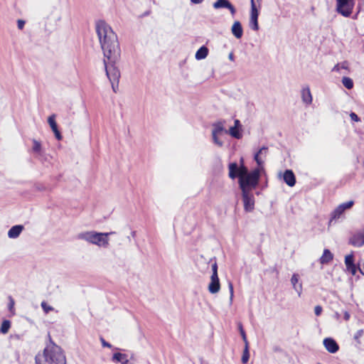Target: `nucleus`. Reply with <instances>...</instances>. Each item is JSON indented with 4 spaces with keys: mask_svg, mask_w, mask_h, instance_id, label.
Instances as JSON below:
<instances>
[{
    "mask_svg": "<svg viewBox=\"0 0 364 364\" xmlns=\"http://www.w3.org/2000/svg\"><path fill=\"white\" fill-rule=\"evenodd\" d=\"M96 32L104 53L106 75L112 84V90L116 92L120 78V72L116 63L121 54L117 36L112 28L103 21L96 23Z\"/></svg>",
    "mask_w": 364,
    "mask_h": 364,
    "instance_id": "1",
    "label": "nucleus"
},
{
    "mask_svg": "<svg viewBox=\"0 0 364 364\" xmlns=\"http://www.w3.org/2000/svg\"><path fill=\"white\" fill-rule=\"evenodd\" d=\"M48 338L43 352L36 355L35 364H67L63 350L53 342L49 334Z\"/></svg>",
    "mask_w": 364,
    "mask_h": 364,
    "instance_id": "2",
    "label": "nucleus"
},
{
    "mask_svg": "<svg viewBox=\"0 0 364 364\" xmlns=\"http://www.w3.org/2000/svg\"><path fill=\"white\" fill-rule=\"evenodd\" d=\"M229 176L232 179L239 178L240 188H256L259 180L260 170L255 168L250 173L246 166L242 165L238 167L236 163H231L229 164Z\"/></svg>",
    "mask_w": 364,
    "mask_h": 364,
    "instance_id": "3",
    "label": "nucleus"
},
{
    "mask_svg": "<svg viewBox=\"0 0 364 364\" xmlns=\"http://www.w3.org/2000/svg\"><path fill=\"white\" fill-rule=\"evenodd\" d=\"M113 234H115V232H98L93 230L85 231L77 234V238L98 247H107L109 246L108 237Z\"/></svg>",
    "mask_w": 364,
    "mask_h": 364,
    "instance_id": "4",
    "label": "nucleus"
},
{
    "mask_svg": "<svg viewBox=\"0 0 364 364\" xmlns=\"http://www.w3.org/2000/svg\"><path fill=\"white\" fill-rule=\"evenodd\" d=\"M228 134V129L224 127L222 122H218L213 124L212 137L215 144L221 147L224 141L223 138Z\"/></svg>",
    "mask_w": 364,
    "mask_h": 364,
    "instance_id": "5",
    "label": "nucleus"
},
{
    "mask_svg": "<svg viewBox=\"0 0 364 364\" xmlns=\"http://www.w3.org/2000/svg\"><path fill=\"white\" fill-rule=\"evenodd\" d=\"M355 0H336V11L344 17H349L353 13Z\"/></svg>",
    "mask_w": 364,
    "mask_h": 364,
    "instance_id": "6",
    "label": "nucleus"
},
{
    "mask_svg": "<svg viewBox=\"0 0 364 364\" xmlns=\"http://www.w3.org/2000/svg\"><path fill=\"white\" fill-rule=\"evenodd\" d=\"M240 188L242 190L244 209L246 212H252L255 208V200L251 191L254 188L243 187Z\"/></svg>",
    "mask_w": 364,
    "mask_h": 364,
    "instance_id": "7",
    "label": "nucleus"
},
{
    "mask_svg": "<svg viewBox=\"0 0 364 364\" xmlns=\"http://www.w3.org/2000/svg\"><path fill=\"white\" fill-rule=\"evenodd\" d=\"M215 9H227L230 11L232 16L236 13L235 6L230 2L229 0H217L213 4Z\"/></svg>",
    "mask_w": 364,
    "mask_h": 364,
    "instance_id": "8",
    "label": "nucleus"
},
{
    "mask_svg": "<svg viewBox=\"0 0 364 364\" xmlns=\"http://www.w3.org/2000/svg\"><path fill=\"white\" fill-rule=\"evenodd\" d=\"M350 242L355 247H361L364 245V228L355 232L350 238Z\"/></svg>",
    "mask_w": 364,
    "mask_h": 364,
    "instance_id": "9",
    "label": "nucleus"
},
{
    "mask_svg": "<svg viewBox=\"0 0 364 364\" xmlns=\"http://www.w3.org/2000/svg\"><path fill=\"white\" fill-rule=\"evenodd\" d=\"M323 343L326 350L331 353H335L339 349L338 343L332 338H324Z\"/></svg>",
    "mask_w": 364,
    "mask_h": 364,
    "instance_id": "10",
    "label": "nucleus"
},
{
    "mask_svg": "<svg viewBox=\"0 0 364 364\" xmlns=\"http://www.w3.org/2000/svg\"><path fill=\"white\" fill-rule=\"evenodd\" d=\"M345 264L346 266L347 270L349 272H350L353 275H355L356 274L358 267L357 268V267L354 264L353 255L352 254L346 256Z\"/></svg>",
    "mask_w": 364,
    "mask_h": 364,
    "instance_id": "11",
    "label": "nucleus"
},
{
    "mask_svg": "<svg viewBox=\"0 0 364 364\" xmlns=\"http://www.w3.org/2000/svg\"><path fill=\"white\" fill-rule=\"evenodd\" d=\"M220 284L218 276H211L210 282L208 285V291L211 294H216L220 291Z\"/></svg>",
    "mask_w": 364,
    "mask_h": 364,
    "instance_id": "12",
    "label": "nucleus"
},
{
    "mask_svg": "<svg viewBox=\"0 0 364 364\" xmlns=\"http://www.w3.org/2000/svg\"><path fill=\"white\" fill-rule=\"evenodd\" d=\"M284 181L290 187H292L296 183V177L291 170L287 169L283 174Z\"/></svg>",
    "mask_w": 364,
    "mask_h": 364,
    "instance_id": "13",
    "label": "nucleus"
},
{
    "mask_svg": "<svg viewBox=\"0 0 364 364\" xmlns=\"http://www.w3.org/2000/svg\"><path fill=\"white\" fill-rule=\"evenodd\" d=\"M55 117V115H50L48 119V122L53 132H54L56 139L58 140H60L62 139V136L60 131L58 130Z\"/></svg>",
    "mask_w": 364,
    "mask_h": 364,
    "instance_id": "14",
    "label": "nucleus"
},
{
    "mask_svg": "<svg viewBox=\"0 0 364 364\" xmlns=\"http://www.w3.org/2000/svg\"><path fill=\"white\" fill-rule=\"evenodd\" d=\"M268 149L267 146H262L255 154L254 159L259 166H262L264 161L262 156L265 157L267 154Z\"/></svg>",
    "mask_w": 364,
    "mask_h": 364,
    "instance_id": "15",
    "label": "nucleus"
},
{
    "mask_svg": "<svg viewBox=\"0 0 364 364\" xmlns=\"http://www.w3.org/2000/svg\"><path fill=\"white\" fill-rule=\"evenodd\" d=\"M231 31L232 35L237 39L242 38L243 34V29L240 21H235L232 26Z\"/></svg>",
    "mask_w": 364,
    "mask_h": 364,
    "instance_id": "16",
    "label": "nucleus"
},
{
    "mask_svg": "<svg viewBox=\"0 0 364 364\" xmlns=\"http://www.w3.org/2000/svg\"><path fill=\"white\" fill-rule=\"evenodd\" d=\"M301 96L302 101L306 104L309 105L312 102V96L309 87H303L301 91Z\"/></svg>",
    "mask_w": 364,
    "mask_h": 364,
    "instance_id": "17",
    "label": "nucleus"
},
{
    "mask_svg": "<svg viewBox=\"0 0 364 364\" xmlns=\"http://www.w3.org/2000/svg\"><path fill=\"white\" fill-rule=\"evenodd\" d=\"M112 360L116 363H120L121 364H129V363L128 355L121 353H114Z\"/></svg>",
    "mask_w": 364,
    "mask_h": 364,
    "instance_id": "18",
    "label": "nucleus"
},
{
    "mask_svg": "<svg viewBox=\"0 0 364 364\" xmlns=\"http://www.w3.org/2000/svg\"><path fill=\"white\" fill-rule=\"evenodd\" d=\"M23 229V225H17L11 228L8 232V236L9 238H16L19 236Z\"/></svg>",
    "mask_w": 364,
    "mask_h": 364,
    "instance_id": "19",
    "label": "nucleus"
},
{
    "mask_svg": "<svg viewBox=\"0 0 364 364\" xmlns=\"http://www.w3.org/2000/svg\"><path fill=\"white\" fill-rule=\"evenodd\" d=\"M228 134H230L233 138L240 139L242 137V129L232 126L228 129Z\"/></svg>",
    "mask_w": 364,
    "mask_h": 364,
    "instance_id": "20",
    "label": "nucleus"
},
{
    "mask_svg": "<svg viewBox=\"0 0 364 364\" xmlns=\"http://www.w3.org/2000/svg\"><path fill=\"white\" fill-rule=\"evenodd\" d=\"M333 258V254L328 249L323 250V255L320 258V262L322 264L329 263Z\"/></svg>",
    "mask_w": 364,
    "mask_h": 364,
    "instance_id": "21",
    "label": "nucleus"
},
{
    "mask_svg": "<svg viewBox=\"0 0 364 364\" xmlns=\"http://www.w3.org/2000/svg\"><path fill=\"white\" fill-rule=\"evenodd\" d=\"M208 55V48L203 46H201L196 53L195 58L196 60H203L205 59Z\"/></svg>",
    "mask_w": 364,
    "mask_h": 364,
    "instance_id": "22",
    "label": "nucleus"
},
{
    "mask_svg": "<svg viewBox=\"0 0 364 364\" xmlns=\"http://www.w3.org/2000/svg\"><path fill=\"white\" fill-rule=\"evenodd\" d=\"M10 328L11 322L9 320H4L1 325L0 332L3 334H6L8 333Z\"/></svg>",
    "mask_w": 364,
    "mask_h": 364,
    "instance_id": "23",
    "label": "nucleus"
},
{
    "mask_svg": "<svg viewBox=\"0 0 364 364\" xmlns=\"http://www.w3.org/2000/svg\"><path fill=\"white\" fill-rule=\"evenodd\" d=\"M342 83L343 86L348 90H350L353 87V81L348 77H343L342 78Z\"/></svg>",
    "mask_w": 364,
    "mask_h": 364,
    "instance_id": "24",
    "label": "nucleus"
},
{
    "mask_svg": "<svg viewBox=\"0 0 364 364\" xmlns=\"http://www.w3.org/2000/svg\"><path fill=\"white\" fill-rule=\"evenodd\" d=\"M251 1V12H250V18H258L259 12L256 7L255 3L254 0H250Z\"/></svg>",
    "mask_w": 364,
    "mask_h": 364,
    "instance_id": "25",
    "label": "nucleus"
},
{
    "mask_svg": "<svg viewBox=\"0 0 364 364\" xmlns=\"http://www.w3.org/2000/svg\"><path fill=\"white\" fill-rule=\"evenodd\" d=\"M250 358L249 346H245L241 361L243 364L247 363Z\"/></svg>",
    "mask_w": 364,
    "mask_h": 364,
    "instance_id": "26",
    "label": "nucleus"
},
{
    "mask_svg": "<svg viewBox=\"0 0 364 364\" xmlns=\"http://www.w3.org/2000/svg\"><path fill=\"white\" fill-rule=\"evenodd\" d=\"M33 151L37 154L41 153V144L39 141L33 139Z\"/></svg>",
    "mask_w": 364,
    "mask_h": 364,
    "instance_id": "27",
    "label": "nucleus"
},
{
    "mask_svg": "<svg viewBox=\"0 0 364 364\" xmlns=\"http://www.w3.org/2000/svg\"><path fill=\"white\" fill-rule=\"evenodd\" d=\"M250 28L257 31L259 30L258 18H250Z\"/></svg>",
    "mask_w": 364,
    "mask_h": 364,
    "instance_id": "28",
    "label": "nucleus"
},
{
    "mask_svg": "<svg viewBox=\"0 0 364 364\" xmlns=\"http://www.w3.org/2000/svg\"><path fill=\"white\" fill-rule=\"evenodd\" d=\"M344 211L338 205L332 213V219L339 218Z\"/></svg>",
    "mask_w": 364,
    "mask_h": 364,
    "instance_id": "29",
    "label": "nucleus"
},
{
    "mask_svg": "<svg viewBox=\"0 0 364 364\" xmlns=\"http://www.w3.org/2000/svg\"><path fill=\"white\" fill-rule=\"evenodd\" d=\"M41 306L45 314H48L50 311L54 310L53 307L48 305V304L45 301L41 302Z\"/></svg>",
    "mask_w": 364,
    "mask_h": 364,
    "instance_id": "30",
    "label": "nucleus"
},
{
    "mask_svg": "<svg viewBox=\"0 0 364 364\" xmlns=\"http://www.w3.org/2000/svg\"><path fill=\"white\" fill-rule=\"evenodd\" d=\"M354 204V202L353 200H349L348 202L343 203L341 205H339L340 208H341L343 211L346 210L350 209Z\"/></svg>",
    "mask_w": 364,
    "mask_h": 364,
    "instance_id": "31",
    "label": "nucleus"
},
{
    "mask_svg": "<svg viewBox=\"0 0 364 364\" xmlns=\"http://www.w3.org/2000/svg\"><path fill=\"white\" fill-rule=\"evenodd\" d=\"M364 331L363 329L358 330L354 335V340L357 342V343L360 344V338L363 336Z\"/></svg>",
    "mask_w": 364,
    "mask_h": 364,
    "instance_id": "32",
    "label": "nucleus"
},
{
    "mask_svg": "<svg viewBox=\"0 0 364 364\" xmlns=\"http://www.w3.org/2000/svg\"><path fill=\"white\" fill-rule=\"evenodd\" d=\"M228 287L230 290V303L231 304L232 302L233 296H234V290H233V285L231 282H228Z\"/></svg>",
    "mask_w": 364,
    "mask_h": 364,
    "instance_id": "33",
    "label": "nucleus"
},
{
    "mask_svg": "<svg viewBox=\"0 0 364 364\" xmlns=\"http://www.w3.org/2000/svg\"><path fill=\"white\" fill-rule=\"evenodd\" d=\"M240 335H241V336L242 338V340H243V341L245 343V346H249V343H248V341L247 339L246 333H245V332L243 328H241Z\"/></svg>",
    "mask_w": 364,
    "mask_h": 364,
    "instance_id": "34",
    "label": "nucleus"
},
{
    "mask_svg": "<svg viewBox=\"0 0 364 364\" xmlns=\"http://www.w3.org/2000/svg\"><path fill=\"white\" fill-rule=\"evenodd\" d=\"M298 282H299V275H298V274H294L292 275L291 279V284H292L293 286H295V285H296V284H297Z\"/></svg>",
    "mask_w": 364,
    "mask_h": 364,
    "instance_id": "35",
    "label": "nucleus"
},
{
    "mask_svg": "<svg viewBox=\"0 0 364 364\" xmlns=\"http://www.w3.org/2000/svg\"><path fill=\"white\" fill-rule=\"evenodd\" d=\"M212 271H213V273H212L211 276H218V264H217L216 262H214L212 264Z\"/></svg>",
    "mask_w": 364,
    "mask_h": 364,
    "instance_id": "36",
    "label": "nucleus"
},
{
    "mask_svg": "<svg viewBox=\"0 0 364 364\" xmlns=\"http://www.w3.org/2000/svg\"><path fill=\"white\" fill-rule=\"evenodd\" d=\"M322 307L321 306H316L314 308V313L316 316H320L322 313Z\"/></svg>",
    "mask_w": 364,
    "mask_h": 364,
    "instance_id": "37",
    "label": "nucleus"
},
{
    "mask_svg": "<svg viewBox=\"0 0 364 364\" xmlns=\"http://www.w3.org/2000/svg\"><path fill=\"white\" fill-rule=\"evenodd\" d=\"M294 289L296 290V291H297L299 296L301 295V291H302V286H301V284H296L295 286H293Z\"/></svg>",
    "mask_w": 364,
    "mask_h": 364,
    "instance_id": "38",
    "label": "nucleus"
},
{
    "mask_svg": "<svg viewBox=\"0 0 364 364\" xmlns=\"http://www.w3.org/2000/svg\"><path fill=\"white\" fill-rule=\"evenodd\" d=\"M25 21L19 19L17 21V26L20 30H22L25 26Z\"/></svg>",
    "mask_w": 364,
    "mask_h": 364,
    "instance_id": "39",
    "label": "nucleus"
},
{
    "mask_svg": "<svg viewBox=\"0 0 364 364\" xmlns=\"http://www.w3.org/2000/svg\"><path fill=\"white\" fill-rule=\"evenodd\" d=\"M9 311H11L12 309H14V300L13 299V298L11 296H9Z\"/></svg>",
    "mask_w": 364,
    "mask_h": 364,
    "instance_id": "40",
    "label": "nucleus"
},
{
    "mask_svg": "<svg viewBox=\"0 0 364 364\" xmlns=\"http://www.w3.org/2000/svg\"><path fill=\"white\" fill-rule=\"evenodd\" d=\"M350 117L352 122L360 121V118L358 117V115H350Z\"/></svg>",
    "mask_w": 364,
    "mask_h": 364,
    "instance_id": "41",
    "label": "nucleus"
},
{
    "mask_svg": "<svg viewBox=\"0 0 364 364\" xmlns=\"http://www.w3.org/2000/svg\"><path fill=\"white\" fill-rule=\"evenodd\" d=\"M101 341H102V344L104 347H108V348H111V344L106 342L103 338H101Z\"/></svg>",
    "mask_w": 364,
    "mask_h": 364,
    "instance_id": "42",
    "label": "nucleus"
},
{
    "mask_svg": "<svg viewBox=\"0 0 364 364\" xmlns=\"http://www.w3.org/2000/svg\"><path fill=\"white\" fill-rule=\"evenodd\" d=\"M233 127H237V128L242 129V124L238 119L235 120V124Z\"/></svg>",
    "mask_w": 364,
    "mask_h": 364,
    "instance_id": "43",
    "label": "nucleus"
},
{
    "mask_svg": "<svg viewBox=\"0 0 364 364\" xmlns=\"http://www.w3.org/2000/svg\"><path fill=\"white\" fill-rule=\"evenodd\" d=\"M341 69H348V63L346 61L343 62L341 64H340Z\"/></svg>",
    "mask_w": 364,
    "mask_h": 364,
    "instance_id": "44",
    "label": "nucleus"
},
{
    "mask_svg": "<svg viewBox=\"0 0 364 364\" xmlns=\"http://www.w3.org/2000/svg\"><path fill=\"white\" fill-rule=\"evenodd\" d=\"M340 69H341L340 64H337V65H336L333 67V68L332 69V71L339 72V71H340Z\"/></svg>",
    "mask_w": 364,
    "mask_h": 364,
    "instance_id": "45",
    "label": "nucleus"
},
{
    "mask_svg": "<svg viewBox=\"0 0 364 364\" xmlns=\"http://www.w3.org/2000/svg\"><path fill=\"white\" fill-rule=\"evenodd\" d=\"M204 0H191V2L194 4H201Z\"/></svg>",
    "mask_w": 364,
    "mask_h": 364,
    "instance_id": "46",
    "label": "nucleus"
},
{
    "mask_svg": "<svg viewBox=\"0 0 364 364\" xmlns=\"http://www.w3.org/2000/svg\"><path fill=\"white\" fill-rule=\"evenodd\" d=\"M228 58H229L230 60H232V61H233V60H234V55H233V53H230L229 54V55H228Z\"/></svg>",
    "mask_w": 364,
    "mask_h": 364,
    "instance_id": "47",
    "label": "nucleus"
},
{
    "mask_svg": "<svg viewBox=\"0 0 364 364\" xmlns=\"http://www.w3.org/2000/svg\"><path fill=\"white\" fill-rule=\"evenodd\" d=\"M349 318H350V315H349V314H348V313H347V312H346V313H345V315H344V318H345V320H348V319H349Z\"/></svg>",
    "mask_w": 364,
    "mask_h": 364,
    "instance_id": "48",
    "label": "nucleus"
},
{
    "mask_svg": "<svg viewBox=\"0 0 364 364\" xmlns=\"http://www.w3.org/2000/svg\"><path fill=\"white\" fill-rule=\"evenodd\" d=\"M241 328H242V326L241 323L239 324V330H240V333H241Z\"/></svg>",
    "mask_w": 364,
    "mask_h": 364,
    "instance_id": "49",
    "label": "nucleus"
}]
</instances>
